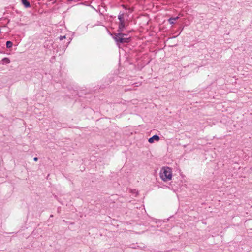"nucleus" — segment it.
<instances>
[{
  "label": "nucleus",
  "mask_w": 252,
  "mask_h": 252,
  "mask_svg": "<svg viewBox=\"0 0 252 252\" xmlns=\"http://www.w3.org/2000/svg\"><path fill=\"white\" fill-rule=\"evenodd\" d=\"M113 38L118 45H120L121 44L129 43L131 40L130 37H127V34L122 32L114 33L113 34Z\"/></svg>",
  "instance_id": "nucleus-1"
},
{
  "label": "nucleus",
  "mask_w": 252,
  "mask_h": 252,
  "mask_svg": "<svg viewBox=\"0 0 252 252\" xmlns=\"http://www.w3.org/2000/svg\"><path fill=\"white\" fill-rule=\"evenodd\" d=\"M160 176L161 179L164 181H168L172 178V170L169 167H163L162 168Z\"/></svg>",
  "instance_id": "nucleus-2"
},
{
  "label": "nucleus",
  "mask_w": 252,
  "mask_h": 252,
  "mask_svg": "<svg viewBox=\"0 0 252 252\" xmlns=\"http://www.w3.org/2000/svg\"><path fill=\"white\" fill-rule=\"evenodd\" d=\"M119 20L118 32H122L125 28V22L124 19V13L120 12L118 16Z\"/></svg>",
  "instance_id": "nucleus-3"
},
{
  "label": "nucleus",
  "mask_w": 252,
  "mask_h": 252,
  "mask_svg": "<svg viewBox=\"0 0 252 252\" xmlns=\"http://www.w3.org/2000/svg\"><path fill=\"white\" fill-rule=\"evenodd\" d=\"M160 139V137L158 135H154L152 137L149 138L148 139V142L150 143H152L154 142V141H158Z\"/></svg>",
  "instance_id": "nucleus-4"
},
{
  "label": "nucleus",
  "mask_w": 252,
  "mask_h": 252,
  "mask_svg": "<svg viewBox=\"0 0 252 252\" xmlns=\"http://www.w3.org/2000/svg\"><path fill=\"white\" fill-rule=\"evenodd\" d=\"M10 62V61L9 58H3L1 61L0 63L4 65V64H7L9 63Z\"/></svg>",
  "instance_id": "nucleus-5"
},
{
  "label": "nucleus",
  "mask_w": 252,
  "mask_h": 252,
  "mask_svg": "<svg viewBox=\"0 0 252 252\" xmlns=\"http://www.w3.org/2000/svg\"><path fill=\"white\" fill-rule=\"evenodd\" d=\"M21 2L25 8H29L31 7V4L27 0H21Z\"/></svg>",
  "instance_id": "nucleus-6"
},
{
  "label": "nucleus",
  "mask_w": 252,
  "mask_h": 252,
  "mask_svg": "<svg viewBox=\"0 0 252 252\" xmlns=\"http://www.w3.org/2000/svg\"><path fill=\"white\" fill-rule=\"evenodd\" d=\"M179 18V17L177 16L176 17H171L168 19V22L171 25L175 24V21L178 20Z\"/></svg>",
  "instance_id": "nucleus-7"
},
{
  "label": "nucleus",
  "mask_w": 252,
  "mask_h": 252,
  "mask_svg": "<svg viewBox=\"0 0 252 252\" xmlns=\"http://www.w3.org/2000/svg\"><path fill=\"white\" fill-rule=\"evenodd\" d=\"M13 45V43L10 41H7L6 42V46L7 48H10Z\"/></svg>",
  "instance_id": "nucleus-8"
},
{
  "label": "nucleus",
  "mask_w": 252,
  "mask_h": 252,
  "mask_svg": "<svg viewBox=\"0 0 252 252\" xmlns=\"http://www.w3.org/2000/svg\"><path fill=\"white\" fill-rule=\"evenodd\" d=\"M65 38V36H60V39L62 40L63 39Z\"/></svg>",
  "instance_id": "nucleus-9"
},
{
  "label": "nucleus",
  "mask_w": 252,
  "mask_h": 252,
  "mask_svg": "<svg viewBox=\"0 0 252 252\" xmlns=\"http://www.w3.org/2000/svg\"><path fill=\"white\" fill-rule=\"evenodd\" d=\"M38 158L37 157H34L33 158V160L34 161H37L38 160Z\"/></svg>",
  "instance_id": "nucleus-10"
}]
</instances>
